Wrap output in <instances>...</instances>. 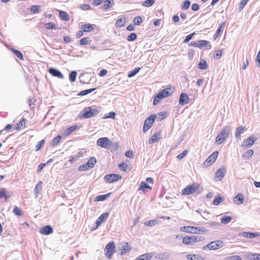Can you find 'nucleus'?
I'll use <instances>...</instances> for the list:
<instances>
[{"mask_svg":"<svg viewBox=\"0 0 260 260\" xmlns=\"http://www.w3.org/2000/svg\"><path fill=\"white\" fill-rule=\"evenodd\" d=\"M44 143H45V140H44V139L39 141L37 144L36 146V151L39 150L41 148V147H42V146Z\"/></svg>","mask_w":260,"mask_h":260,"instance_id":"bf43d9fd","label":"nucleus"},{"mask_svg":"<svg viewBox=\"0 0 260 260\" xmlns=\"http://www.w3.org/2000/svg\"><path fill=\"white\" fill-rule=\"evenodd\" d=\"M223 242L220 240L213 241L208 244L204 247V249L208 248L211 250H217L223 247Z\"/></svg>","mask_w":260,"mask_h":260,"instance_id":"6e6552de","label":"nucleus"},{"mask_svg":"<svg viewBox=\"0 0 260 260\" xmlns=\"http://www.w3.org/2000/svg\"><path fill=\"white\" fill-rule=\"evenodd\" d=\"M53 229L50 225H46L42 228L40 232L42 235H48L53 233Z\"/></svg>","mask_w":260,"mask_h":260,"instance_id":"6ab92c4d","label":"nucleus"},{"mask_svg":"<svg viewBox=\"0 0 260 260\" xmlns=\"http://www.w3.org/2000/svg\"><path fill=\"white\" fill-rule=\"evenodd\" d=\"M115 248V243L112 241L107 244L106 246L105 250L106 251V257L108 259H111L112 255Z\"/></svg>","mask_w":260,"mask_h":260,"instance_id":"0eeeda50","label":"nucleus"},{"mask_svg":"<svg viewBox=\"0 0 260 260\" xmlns=\"http://www.w3.org/2000/svg\"><path fill=\"white\" fill-rule=\"evenodd\" d=\"M96 143L98 145L105 148H107L109 146H111L112 144V142L107 137L99 139Z\"/></svg>","mask_w":260,"mask_h":260,"instance_id":"1a4fd4ad","label":"nucleus"},{"mask_svg":"<svg viewBox=\"0 0 260 260\" xmlns=\"http://www.w3.org/2000/svg\"><path fill=\"white\" fill-rule=\"evenodd\" d=\"M96 162V158L94 157H92L88 160L87 162L80 166L78 168V170L80 171L88 170L91 168H93Z\"/></svg>","mask_w":260,"mask_h":260,"instance_id":"20e7f679","label":"nucleus"},{"mask_svg":"<svg viewBox=\"0 0 260 260\" xmlns=\"http://www.w3.org/2000/svg\"><path fill=\"white\" fill-rule=\"evenodd\" d=\"M41 6L40 5H33L30 7L29 9L31 13H38L41 11Z\"/></svg>","mask_w":260,"mask_h":260,"instance_id":"c85d7f7f","label":"nucleus"},{"mask_svg":"<svg viewBox=\"0 0 260 260\" xmlns=\"http://www.w3.org/2000/svg\"><path fill=\"white\" fill-rule=\"evenodd\" d=\"M199 187L197 183L188 185L182 190L181 194L184 196L189 195L194 193Z\"/></svg>","mask_w":260,"mask_h":260,"instance_id":"39448f33","label":"nucleus"},{"mask_svg":"<svg viewBox=\"0 0 260 260\" xmlns=\"http://www.w3.org/2000/svg\"><path fill=\"white\" fill-rule=\"evenodd\" d=\"M225 23L223 22L218 27L215 34L213 36V38L214 40H215L219 37L221 31H222V28L223 27Z\"/></svg>","mask_w":260,"mask_h":260,"instance_id":"7c9ffc66","label":"nucleus"},{"mask_svg":"<svg viewBox=\"0 0 260 260\" xmlns=\"http://www.w3.org/2000/svg\"><path fill=\"white\" fill-rule=\"evenodd\" d=\"M77 128V125H73L72 126L68 128L67 129L66 133L67 134L70 135L73 132L75 131Z\"/></svg>","mask_w":260,"mask_h":260,"instance_id":"5fc2aeb1","label":"nucleus"},{"mask_svg":"<svg viewBox=\"0 0 260 260\" xmlns=\"http://www.w3.org/2000/svg\"><path fill=\"white\" fill-rule=\"evenodd\" d=\"M77 75V73L76 71H72V72L70 73V75H69V79H70V80L71 82H74V81H75V80H76V78Z\"/></svg>","mask_w":260,"mask_h":260,"instance_id":"a18cd8bd","label":"nucleus"},{"mask_svg":"<svg viewBox=\"0 0 260 260\" xmlns=\"http://www.w3.org/2000/svg\"><path fill=\"white\" fill-rule=\"evenodd\" d=\"M195 238L194 235L190 236H186L183 238L182 242L185 245H193L195 243Z\"/></svg>","mask_w":260,"mask_h":260,"instance_id":"2eb2a0df","label":"nucleus"},{"mask_svg":"<svg viewBox=\"0 0 260 260\" xmlns=\"http://www.w3.org/2000/svg\"><path fill=\"white\" fill-rule=\"evenodd\" d=\"M198 68L202 70H205L208 68V65L205 60H203L200 62L198 64Z\"/></svg>","mask_w":260,"mask_h":260,"instance_id":"49530a36","label":"nucleus"},{"mask_svg":"<svg viewBox=\"0 0 260 260\" xmlns=\"http://www.w3.org/2000/svg\"><path fill=\"white\" fill-rule=\"evenodd\" d=\"M195 228L197 229L195 231L198 232L194 233V234H201L202 233H207L208 232V230L204 228L195 227Z\"/></svg>","mask_w":260,"mask_h":260,"instance_id":"864d4df0","label":"nucleus"},{"mask_svg":"<svg viewBox=\"0 0 260 260\" xmlns=\"http://www.w3.org/2000/svg\"><path fill=\"white\" fill-rule=\"evenodd\" d=\"M254 151L252 149H250L245 152L243 155L242 157L247 159H249L253 154Z\"/></svg>","mask_w":260,"mask_h":260,"instance_id":"2f4dec72","label":"nucleus"},{"mask_svg":"<svg viewBox=\"0 0 260 260\" xmlns=\"http://www.w3.org/2000/svg\"><path fill=\"white\" fill-rule=\"evenodd\" d=\"M225 172L226 170L225 168L223 167L220 168L219 169H218L215 174V178H216V180H221V179L225 175Z\"/></svg>","mask_w":260,"mask_h":260,"instance_id":"ddd939ff","label":"nucleus"},{"mask_svg":"<svg viewBox=\"0 0 260 260\" xmlns=\"http://www.w3.org/2000/svg\"><path fill=\"white\" fill-rule=\"evenodd\" d=\"M11 51H12V52L15 54V55L20 59L21 60H23V54H22V53L17 50H16L14 48H11Z\"/></svg>","mask_w":260,"mask_h":260,"instance_id":"4c0bfd02","label":"nucleus"},{"mask_svg":"<svg viewBox=\"0 0 260 260\" xmlns=\"http://www.w3.org/2000/svg\"><path fill=\"white\" fill-rule=\"evenodd\" d=\"M154 2V0H146L143 3V6L146 7H149L152 6Z\"/></svg>","mask_w":260,"mask_h":260,"instance_id":"09e8293b","label":"nucleus"},{"mask_svg":"<svg viewBox=\"0 0 260 260\" xmlns=\"http://www.w3.org/2000/svg\"><path fill=\"white\" fill-rule=\"evenodd\" d=\"M188 151L187 150H183L181 153L177 156V158L178 160L182 159L186 155Z\"/></svg>","mask_w":260,"mask_h":260,"instance_id":"6e6d98bb","label":"nucleus"},{"mask_svg":"<svg viewBox=\"0 0 260 260\" xmlns=\"http://www.w3.org/2000/svg\"><path fill=\"white\" fill-rule=\"evenodd\" d=\"M166 117V113L164 112L159 113L157 115V118H158L159 120L164 119Z\"/></svg>","mask_w":260,"mask_h":260,"instance_id":"774afa93","label":"nucleus"},{"mask_svg":"<svg viewBox=\"0 0 260 260\" xmlns=\"http://www.w3.org/2000/svg\"><path fill=\"white\" fill-rule=\"evenodd\" d=\"M109 213L108 212L104 213L100 216V217L96 220V227L95 229L100 226L103 222H104L108 217Z\"/></svg>","mask_w":260,"mask_h":260,"instance_id":"f8f14e48","label":"nucleus"},{"mask_svg":"<svg viewBox=\"0 0 260 260\" xmlns=\"http://www.w3.org/2000/svg\"><path fill=\"white\" fill-rule=\"evenodd\" d=\"M190 5V1L186 0L184 2L183 5L181 7L182 9L186 10L188 9Z\"/></svg>","mask_w":260,"mask_h":260,"instance_id":"13d9d810","label":"nucleus"},{"mask_svg":"<svg viewBox=\"0 0 260 260\" xmlns=\"http://www.w3.org/2000/svg\"><path fill=\"white\" fill-rule=\"evenodd\" d=\"M153 254L152 253H148L140 255L138 258L135 260H150L152 257Z\"/></svg>","mask_w":260,"mask_h":260,"instance_id":"cd10ccee","label":"nucleus"},{"mask_svg":"<svg viewBox=\"0 0 260 260\" xmlns=\"http://www.w3.org/2000/svg\"><path fill=\"white\" fill-rule=\"evenodd\" d=\"M49 73L54 77H56L60 79L63 78V74L59 70L55 68L49 69Z\"/></svg>","mask_w":260,"mask_h":260,"instance_id":"f3484780","label":"nucleus"},{"mask_svg":"<svg viewBox=\"0 0 260 260\" xmlns=\"http://www.w3.org/2000/svg\"><path fill=\"white\" fill-rule=\"evenodd\" d=\"M170 257V254L168 252H162L157 254L155 258L160 260H166Z\"/></svg>","mask_w":260,"mask_h":260,"instance_id":"bb28decb","label":"nucleus"},{"mask_svg":"<svg viewBox=\"0 0 260 260\" xmlns=\"http://www.w3.org/2000/svg\"><path fill=\"white\" fill-rule=\"evenodd\" d=\"M110 193H107L106 194L99 195L95 198V201H103L105 200L108 197H109Z\"/></svg>","mask_w":260,"mask_h":260,"instance_id":"c9c22d12","label":"nucleus"},{"mask_svg":"<svg viewBox=\"0 0 260 260\" xmlns=\"http://www.w3.org/2000/svg\"><path fill=\"white\" fill-rule=\"evenodd\" d=\"M96 89V88H91V89H86L84 90L81 91L79 92V93L78 94V95H82V96L87 95L89 93H90L92 91H94Z\"/></svg>","mask_w":260,"mask_h":260,"instance_id":"ea45409f","label":"nucleus"},{"mask_svg":"<svg viewBox=\"0 0 260 260\" xmlns=\"http://www.w3.org/2000/svg\"><path fill=\"white\" fill-rule=\"evenodd\" d=\"M59 17L62 20L65 21H68L70 19L69 15L66 12L62 11H59Z\"/></svg>","mask_w":260,"mask_h":260,"instance_id":"473e14b6","label":"nucleus"},{"mask_svg":"<svg viewBox=\"0 0 260 260\" xmlns=\"http://www.w3.org/2000/svg\"><path fill=\"white\" fill-rule=\"evenodd\" d=\"M45 27L48 29H56V26L53 23H48L45 24Z\"/></svg>","mask_w":260,"mask_h":260,"instance_id":"052dcab7","label":"nucleus"},{"mask_svg":"<svg viewBox=\"0 0 260 260\" xmlns=\"http://www.w3.org/2000/svg\"><path fill=\"white\" fill-rule=\"evenodd\" d=\"M13 213L15 215L19 216H21L22 214L21 210L17 206H15L14 209L13 210Z\"/></svg>","mask_w":260,"mask_h":260,"instance_id":"4d7b16f0","label":"nucleus"},{"mask_svg":"<svg viewBox=\"0 0 260 260\" xmlns=\"http://www.w3.org/2000/svg\"><path fill=\"white\" fill-rule=\"evenodd\" d=\"M199 256L196 254H187L186 258L190 260H198Z\"/></svg>","mask_w":260,"mask_h":260,"instance_id":"e2e57ef3","label":"nucleus"},{"mask_svg":"<svg viewBox=\"0 0 260 260\" xmlns=\"http://www.w3.org/2000/svg\"><path fill=\"white\" fill-rule=\"evenodd\" d=\"M140 68H136L134 70L130 71L128 74V77L129 78L135 76L140 70Z\"/></svg>","mask_w":260,"mask_h":260,"instance_id":"a19ab883","label":"nucleus"},{"mask_svg":"<svg viewBox=\"0 0 260 260\" xmlns=\"http://www.w3.org/2000/svg\"><path fill=\"white\" fill-rule=\"evenodd\" d=\"M156 118V115L155 114H152L146 118L143 126V132L144 133L147 132L151 128Z\"/></svg>","mask_w":260,"mask_h":260,"instance_id":"7ed1b4c3","label":"nucleus"},{"mask_svg":"<svg viewBox=\"0 0 260 260\" xmlns=\"http://www.w3.org/2000/svg\"><path fill=\"white\" fill-rule=\"evenodd\" d=\"M131 250V245L128 243H126L121 247L120 254H125L127 252H129Z\"/></svg>","mask_w":260,"mask_h":260,"instance_id":"393cba45","label":"nucleus"},{"mask_svg":"<svg viewBox=\"0 0 260 260\" xmlns=\"http://www.w3.org/2000/svg\"><path fill=\"white\" fill-rule=\"evenodd\" d=\"M259 235L257 233H250V232H243L239 234V236H242L243 237L247 238L252 239L255 237H258Z\"/></svg>","mask_w":260,"mask_h":260,"instance_id":"aec40b11","label":"nucleus"},{"mask_svg":"<svg viewBox=\"0 0 260 260\" xmlns=\"http://www.w3.org/2000/svg\"><path fill=\"white\" fill-rule=\"evenodd\" d=\"M121 179V176L118 174H110L104 177L105 180L108 183H112Z\"/></svg>","mask_w":260,"mask_h":260,"instance_id":"9b49d317","label":"nucleus"},{"mask_svg":"<svg viewBox=\"0 0 260 260\" xmlns=\"http://www.w3.org/2000/svg\"><path fill=\"white\" fill-rule=\"evenodd\" d=\"M42 181H39L35 186L34 192L36 194V198L38 197L39 192L42 190Z\"/></svg>","mask_w":260,"mask_h":260,"instance_id":"c756f323","label":"nucleus"},{"mask_svg":"<svg viewBox=\"0 0 260 260\" xmlns=\"http://www.w3.org/2000/svg\"><path fill=\"white\" fill-rule=\"evenodd\" d=\"M145 189H151V187L147 183L144 181L141 182L140 186L138 189L139 190H144Z\"/></svg>","mask_w":260,"mask_h":260,"instance_id":"58836bf2","label":"nucleus"},{"mask_svg":"<svg viewBox=\"0 0 260 260\" xmlns=\"http://www.w3.org/2000/svg\"><path fill=\"white\" fill-rule=\"evenodd\" d=\"M91 40H90L87 37H84L80 40V44L81 45L89 44Z\"/></svg>","mask_w":260,"mask_h":260,"instance_id":"de8ad7c7","label":"nucleus"},{"mask_svg":"<svg viewBox=\"0 0 260 260\" xmlns=\"http://www.w3.org/2000/svg\"><path fill=\"white\" fill-rule=\"evenodd\" d=\"M245 130V127L243 126L238 127L236 129L235 137L238 139H241V135L244 133Z\"/></svg>","mask_w":260,"mask_h":260,"instance_id":"5701e85b","label":"nucleus"},{"mask_svg":"<svg viewBox=\"0 0 260 260\" xmlns=\"http://www.w3.org/2000/svg\"><path fill=\"white\" fill-rule=\"evenodd\" d=\"M196 230L197 229L195 228L194 226H185L180 228V231L191 234H194V233H198L197 232L195 231V230Z\"/></svg>","mask_w":260,"mask_h":260,"instance_id":"dca6fc26","label":"nucleus"},{"mask_svg":"<svg viewBox=\"0 0 260 260\" xmlns=\"http://www.w3.org/2000/svg\"><path fill=\"white\" fill-rule=\"evenodd\" d=\"M160 136V133L157 132L155 133L153 136L149 139L148 142L149 144L157 142L159 141L160 138L159 136Z\"/></svg>","mask_w":260,"mask_h":260,"instance_id":"a878e982","label":"nucleus"},{"mask_svg":"<svg viewBox=\"0 0 260 260\" xmlns=\"http://www.w3.org/2000/svg\"><path fill=\"white\" fill-rule=\"evenodd\" d=\"M232 218L230 216H223L220 219L221 222L223 224H228L231 222Z\"/></svg>","mask_w":260,"mask_h":260,"instance_id":"f704fd0d","label":"nucleus"},{"mask_svg":"<svg viewBox=\"0 0 260 260\" xmlns=\"http://www.w3.org/2000/svg\"><path fill=\"white\" fill-rule=\"evenodd\" d=\"M99 112L98 110L92 109L91 107H88L82 110V116L85 118H89L96 115Z\"/></svg>","mask_w":260,"mask_h":260,"instance_id":"f03ea898","label":"nucleus"},{"mask_svg":"<svg viewBox=\"0 0 260 260\" xmlns=\"http://www.w3.org/2000/svg\"><path fill=\"white\" fill-rule=\"evenodd\" d=\"M231 127L229 125L224 126L220 133L216 138V142L219 145L222 143L229 136Z\"/></svg>","mask_w":260,"mask_h":260,"instance_id":"f257e3e1","label":"nucleus"},{"mask_svg":"<svg viewBox=\"0 0 260 260\" xmlns=\"http://www.w3.org/2000/svg\"><path fill=\"white\" fill-rule=\"evenodd\" d=\"M172 86H168L157 94V98L164 99L170 96L173 93Z\"/></svg>","mask_w":260,"mask_h":260,"instance_id":"423d86ee","label":"nucleus"},{"mask_svg":"<svg viewBox=\"0 0 260 260\" xmlns=\"http://www.w3.org/2000/svg\"><path fill=\"white\" fill-rule=\"evenodd\" d=\"M158 223V220L156 219H153L146 221L144 223L145 225L149 226H153Z\"/></svg>","mask_w":260,"mask_h":260,"instance_id":"37998d69","label":"nucleus"},{"mask_svg":"<svg viewBox=\"0 0 260 260\" xmlns=\"http://www.w3.org/2000/svg\"><path fill=\"white\" fill-rule=\"evenodd\" d=\"M255 141V139L253 137H249L248 138L246 139L243 141V143L241 145V146L242 147L246 148L250 147L254 144Z\"/></svg>","mask_w":260,"mask_h":260,"instance_id":"4468645a","label":"nucleus"},{"mask_svg":"<svg viewBox=\"0 0 260 260\" xmlns=\"http://www.w3.org/2000/svg\"><path fill=\"white\" fill-rule=\"evenodd\" d=\"M118 167H119V168L121 170V171H126V169L127 167V165L126 164H125L124 162H122V163H121L119 165H118Z\"/></svg>","mask_w":260,"mask_h":260,"instance_id":"338daca9","label":"nucleus"},{"mask_svg":"<svg viewBox=\"0 0 260 260\" xmlns=\"http://www.w3.org/2000/svg\"><path fill=\"white\" fill-rule=\"evenodd\" d=\"M81 28L84 32H90L94 29V25L91 24L82 25Z\"/></svg>","mask_w":260,"mask_h":260,"instance_id":"b1692460","label":"nucleus"},{"mask_svg":"<svg viewBox=\"0 0 260 260\" xmlns=\"http://www.w3.org/2000/svg\"><path fill=\"white\" fill-rule=\"evenodd\" d=\"M223 201V198H222L220 196H217L213 200V204L215 206H217Z\"/></svg>","mask_w":260,"mask_h":260,"instance_id":"79ce46f5","label":"nucleus"},{"mask_svg":"<svg viewBox=\"0 0 260 260\" xmlns=\"http://www.w3.org/2000/svg\"><path fill=\"white\" fill-rule=\"evenodd\" d=\"M205 47H209V49L211 48V45L210 44V42L209 41L206 40L198 41V48H203Z\"/></svg>","mask_w":260,"mask_h":260,"instance_id":"4be33fe9","label":"nucleus"},{"mask_svg":"<svg viewBox=\"0 0 260 260\" xmlns=\"http://www.w3.org/2000/svg\"><path fill=\"white\" fill-rule=\"evenodd\" d=\"M248 0H241L240 5H239V11H241L246 5Z\"/></svg>","mask_w":260,"mask_h":260,"instance_id":"680f3d73","label":"nucleus"},{"mask_svg":"<svg viewBox=\"0 0 260 260\" xmlns=\"http://www.w3.org/2000/svg\"><path fill=\"white\" fill-rule=\"evenodd\" d=\"M113 5V3L111 0H106L104 1V5L103 6V9L107 10L111 8Z\"/></svg>","mask_w":260,"mask_h":260,"instance_id":"72a5a7b5","label":"nucleus"},{"mask_svg":"<svg viewBox=\"0 0 260 260\" xmlns=\"http://www.w3.org/2000/svg\"><path fill=\"white\" fill-rule=\"evenodd\" d=\"M218 154V151H214L212 153L204 162V166L207 167L213 164L216 160Z\"/></svg>","mask_w":260,"mask_h":260,"instance_id":"9d476101","label":"nucleus"},{"mask_svg":"<svg viewBox=\"0 0 260 260\" xmlns=\"http://www.w3.org/2000/svg\"><path fill=\"white\" fill-rule=\"evenodd\" d=\"M134 23L137 25H140L142 22V18L140 16L136 17L133 20Z\"/></svg>","mask_w":260,"mask_h":260,"instance_id":"603ef678","label":"nucleus"},{"mask_svg":"<svg viewBox=\"0 0 260 260\" xmlns=\"http://www.w3.org/2000/svg\"><path fill=\"white\" fill-rule=\"evenodd\" d=\"M189 102V97L188 95L184 93H181L180 96L179 103L181 105H184Z\"/></svg>","mask_w":260,"mask_h":260,"instance_id":"a211bd4d","label":"nucleus"},{"mask_svg":"<svg viewBox=\"0 0 260 260\" xmlns=\"http://www.w3.org/2000/svg\"><path fill=\"white\" fill-rule=\"evenodd\" d=\"M227 260H241L242 258L238 255H232L226 257Z\"/></svg>","mask_w":260,"mask_h":260,"instance_id":"0e129e2a","label":"nucleus"},{"mask_svg":"<svg viewBox=\"0 0 260 260\" xmlns=\"http://www.w3.org/2000/svg\"><path fill=\"white\" fill-rule=\"evenodd\" d=\"M195 35V32L191 34H189V35H188L185 39H184V43H188L192 38V37Z\"/></svg>","mask_w":260,"mask_h":260,"instance_id":"69168bd1","label":"nucleus"},{"mask_svg":"<svg viewBox=\"0 0 260 260\" xmlns=\"http://www.w3.org/2000/svg\"><path fill=\"white\" fill-rule=\"evenodd\" d=\"M244 198L241 193L238 194L233 199V202L235 204L240 205L243 203Z\"/></svg>","mask_w":260,"mask_h":260,"instance_id":"412c9836","label":"nucleus"},{"mask_svg":"<svg viewBox=\"0 0 260 260\" xmlns=\"http://www.w3.org/2000/svg\"><path fill=\"white\" fill-rule=\"evenodd\" d=\"M247 258L250 260H260V254H249L247 255Z\"/></svg>","mask_w":260,"mask_h":260,"instance_id":"e433bc0d","label":"nucleus"},{"mask_svg":"<svg viewBox=\"0 0 260 260\" xmlns=\"http://www.w3.org/2000/svg\"><path fill=\"white\" fill-rule=\"evenodd\" d=\"M137 36L135 33H132L129 34L127 37V40L131 42L134 41L137 39Z\"/></svg>","mask_w":260,"mask_h":260,"instance_id":"8fccbe9b","label":"nucleus"},{"mask_svg":"<svg viewBox=\"0 0 260 260\" xmlns=\"http://www.w3.org/2000/svg\"><path fill=\"white\" fill-rule=\"evenodd\" d=\"M124 25H125L124 22L123 20L122 19V18H120V19H118L116 21V23H115V25L118 27H121L122 26H124Z\"/></svg>","mask_w":260,"mask_h":260,"instance_id":"3c124183","label":"nucleus"},{"mask_svg":"<svg viewBox=\"0 0 260 260\" xmlns=\"http://www.w3.org/2000/svg\"><path fill=\"white\" fill-rule=\"evenodd\" d=\"M61 139V136L60 135L57 136L53 139L51 143L52 145L53 146L57 145L60 142Z\"/></svg>","mask_w":260,"mask_h":260,"instance_id":"c03bdc74","label":"nucleus"}]
</instances>
